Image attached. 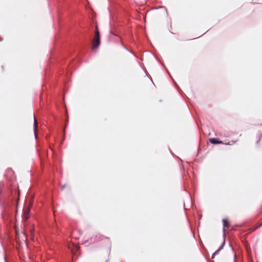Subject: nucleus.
Listing matches in <instances>:
<instances>
[{
  "label": "nucleus",
  "mask_w": 262,
  "mask_h": 262,
  "mask_svg": "<svg viewBox=\"0 0 262 262\" xmlns=\"http://www.w3.org/2000/svg\"><path fill=\"white\" fill-rule=\"evenodd\" d=\"M29 211H30L29 208H28L26 209H24L23 219L24 221H26L28 219Z\"/></svg>",
  "instance_id": "7ed1b4c3"
},
{
  "label": "nucleus",
  "mask_w": 262,
  "mask_h": 262,
  "mask_svg": "<svg viewBox=\"0 0 262 262\" xmlns=\"http://www.w3.org/2000/svg\"><path fill=\"white\" fill-rule=\"evenodd\" d=\"M66 186H67V185H62V187H61V189H62V190H63V189H64Z\"/></svg>",
  "instance_id": "9d476101"
},
{
  "label": "nucleus",
  "mask_w": 262,
  "mask_h": 262,
  "mask_svg": "<svg viewBox=\"0 0 262 262\" xmlns=\"http://www.w3.org/2000/svg\"><path fill=\"white\" fill-rule=\"evenodd\" d=\"M34 120V133L35 137H37V120L35 119V117L33 116Z\"/></svg>",
  "instance_id": "0eeeda50"
},
{
  "label": "nucleus",
  "mask_w": 262,
  "mask_h": 262,
  "mask_svg": "<svg viewBox=\"0 0 262 262\" xmlns=\"http://www.w3.org/2000/svg\"><path fill=\"white\" fill-rule=\"evenodd\" d=\"M246 250L249 253L250 251V247H246Z\"/></svg>",
  "instance_id": "1a4fd4ad"
},
{
  "label": "nucleus",
  "mask_w": 262,
  "mask_h": 262,
  "mask_svg": "<svg viewBox=\"0 0 262 262\" xmlns=\"http://www.w3.org/2000/svg\"><path fill=\"white\" fill-rule=\"evenodd\" d=\"M96 32H99V30H98V29L97 27H96Z\"/></svg>",
  "instance_id": "9b49d317"
},
{
  "label": "nucleus",
  "mask_w": 262,
  "mask_h": 262,
  "mask_svg": "<svg viewBox=\"0 0 262 262\" xmlns=\"http://www.w3.org/2000/svg\"><path fill=\"white\" fill-rule=\"evenodd\" d=\"M69 249L74 255H76V253L79 251L80 247H69Z\"/></svg>",
  "instance_id": "20e7f679"
},
{
  "label": "nucleus",
  "mask_w": 262,
  "mask_h": 262,
  "mask_svg": "<svg viewBox=\"0 0 262 262\" xmlns=\"http://www.w3.org/2000/svg\"><path fill=\"white\" fill-rule=\"evenodd\" d=\"M32 203H30L29 205H30V206L31 207V206H32Z\"/></svg>",
  "instance_id": "f8f14e48"
},
{
  "label": "nucleus",
  "mask_w": 262,
  "mask_h": 262,
  "mask_svg": "<svg viewBox=\"0 0 262 262\" xmlns=\"http://www.w3.org/2000/svg\"><path fill=\"white\" fill-rule=\"evenodd\" d=\"M100 44V33L99 32H95V36L92 41L93 50L96 49Z\"/></svg>",
  "instance_id": "f03ea898"
},
{
  "label": "nucleus",
  "mask_w": 262,
  "mask_h": 262,
  "mask_svg": "<svg viewBox=\"0 0 262 262\" xmlns=\"http://www.w3.org/2000/svg\"><path fill=\"white\" fill-rule=\"evenodd\" d=\"M209 141L214 144H223V142L222 141H219L216 138H210L209 139Z\"/></svg>",
  "instance_id": "39448f33"
},
{
  "label": "nucleus",
  "mask_w": 262,
  "mask_h": 262,
  "mask_svg": "<svg viewBox=\"0 0 262 262\" xmlns=\"http://www.w3.org/2000/svg\"><path fill=\"white\" fill-rule=\"evenodd\" d=\"M223 226H224V228L225 229V228L228 229L229 228V227H230V224L228 222V220L226 219H224L223 220Z\"/></svg>",
  "instance_id": "423d86ee"
},
{
  "label": "nucleus",
  "mask_w": 262,
  "mask_h": 262,
  "mask_svg": "<svg viewBox=\"0 0 262 262\" xmlns=\"http://www.w3.org/2000/svg\"><path fill=\"white\" fill-rule=\"evenodd\" d=\"M223 247H221L215 252H214L212 255V258H214V255L219 251H220Z\"/></svg>",
  "instance_id": "6e6552de"
},
{
  "label": "nucleus",
  "mask_w": 262,
  "mask_h": 262,
  "mask_svg": "<svg viewBox=\"0 0 262 262\" xmlns=\"http://www.w3.org/2000/svg\"><path fill=\"white\" fill-rule=\"evenodd\" d=\"M27 236L25 234L21 233V234H17L16 242L19 246L24 244L27 245Z\"/></svg>",
  "instance_id": "f257e3e1"
},
{
  "label": "nucleus",
  "mask_w": 262,
  "mask_h": 262,
  "mask_svg": "<svg viewBox=\"0 0 262 262\" xmlns=\"http://www.w3.org/2000/svg\"><path fill=\"white\" fill-rule=\"evenodd\" d=\"M1 40H2V39H0V41H1Z\"/></svg>",
  "instance_id": "ddd939ff"
}]
</instances>
